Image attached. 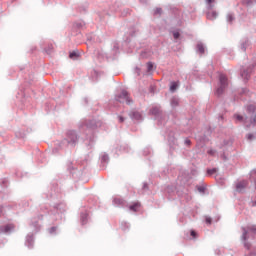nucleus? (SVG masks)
Returning <instances> with one entry per match:
<instances>
[{"mask_svg": "<svg viewBox=\"0 0 256 256\" xmlns=\"http://www.w3.org/2000/svg\"><path fill=\"white\" fill-rule=\"evenodd\" d=\"M80 139L81 136L76 132V130H67L64 138L58 143V147L59 149H65V147L75 149V147L79 145Z\"/></svg>", "mask_w": 256, "mask_h": 256, "instance_id": "obj_1", "label": "nucleus"}, {"mask_svg": "<svg viewBox=\"0 0 256 256\" xmlns=\"http://www.w3.org/2000/svg\"><path fill=\"white\" fill-rule=\"evenodd\" d=\"M242 235L240 237L244 248L251 251V242L249 239H256V224H249L241 227Z\"/></svg>", "mask_w": 256, "mask_h": 256, "instance_id": "obj_2", "label": "nucleus"}, {"mask_svg": "<svg viewBox=\"0 0 256 256\" xmlns=\"http://www.w3.org/2000/svg\"><path fill=\"white\" fill-rule=\"evenodd\" d=\"M101 125H102L101 121H97L95 119L84 120L80 124L79 129L81 131H84V134L88 133V135H90V133H95V129H97L98 127H101Z\"/></svg>", "mask_w": 256, "mask_h": 256, "instance_id": "obj_3", "label": "nucleus"}, {"mask_svg": "<svg viewBox=\"0 0 256 256\" xmlns=\"http://www.w3.org/2000/svg\"><path fill=\"white\" fill-rule=\"evenodd\" d=\"M229 87V79L227 78V75L220 74L219 75V87L215 90L214 95L216 97H221L223 93H225V89Z\"/></svg>", "mask_w": 256, "mask_h": 256, "instance_id": "obj_4", "label": "nucleus"}, {"mask_svg": "<svg viewBox=\"0 0 256 256\" xmlns=\"http://www.w3.org/2000/svg\"><path fill=\"white\" fill-rule=\"evenodd\" d=\"M115 100L118 103H126V105H133V99L129 96L127 90H122L119 94L115 96Z\"/></svg>", "mask_w": 256, "mask_h": 256, "instance_id": "obj_5", "label": "nucleus"}, {"mask_svg": "<svg viewBox=\"0 0 256 256\" xmlns=\"http://www.w3.org/2000/svg\"><path fill=\"white\" fill-rule=\"evenodd\" d=\"M84 145L88 151H91L95 146V132H91L90 134L85 132Z\"/></svg>", "mask_w": 256, "mask_h": 256, "instance_id": "obj_6", "label": "nucleus"}, {"mask_svg": "<svg viewBox=\"0 0 256 256\" xmlns=\"http://www.w3.org/2000/svg\"><path fill=\"white\" fill-rule=\"evenodd\" d=\"M47 199H53V197H57L61 199V188H59V184L57 182H53L50 187V192L47 194Z\"/></svg>", "mask_w": 256, "mask_h": 256, "instance_id": "obj_7", "label": "nucleus"}, {"mask_svg": "<svg viewBox=\"0 0 256 256\" xmlns=\"http://www.w3.org/2000/svg\"><path fill=\"white\" fill-rule=\"evenodd\" d=\"M246 113H248L249 118V125L248 127H251V125H255V117H256V105L255 104H248L246 106Z\"/></svg>", "mask_w": 256, "mask_h": 256, "instance_id": "obj_8", "label": "nucleus"}, {"mask_svg": "<svg viewBox=\"0 0 256 256\" xmlns=\"http://www.w3.org/2000/svg\"><path fill=\"white\" fill-rule=\"evenodd\" d=\"M149 115H152L153 117H155L156 121H159V123H161V121L165 119V112H163L161 110V107H158V106L152 107L149 110Z\"/></svg>", "mask_w": 256, "mask_h": 256, "instance_id": "obj_9", "label": "nucleus"}, {"mask_svg": "<svg viewBox=\"0 0 256 256\" xmlns=\"http://www.w3.org/2000/svg\"><path fill=\"white\" fill-rule=\"evenodd\" d=\"M256 64H251L246 68H241L240 75L244 81H248L251 79V74L253 73V69H255Z\"/></svg>", "mask_w": 256, "mask_h": 256, "instance_id": "obj_10", "label": "nucleus"}, {"mask_svg": "<svg viewBox=\"0 0 256 256\" xmlns=\"http://www.w3.org/2000/svg\"><path fill=\"white\" fill-rule=\"evenodd\" d=\"M128 117H130L132 121H136L137 123H141L144 119L143 112H140L137 109L130 110L128 113Z\"/></svg>", "mask_w": 256, "mask_h": 256, "instance_id": "obj_11", "label": "nucleus"}, {"mask_svg": "<svg viewBox=\"0 0 256 256\" xmlns=\"http://www.w3.org/2000/svg\"><path fill=\"white\" fill-rule=\"evenodd\" d=\"M85 27H86L85 21L77 20L72 23L71 31L72 33H76V35H78V33H81V31H83Z\"/></svg>", "mask_w": 256, "mask_h": 256, "instance_id": "obj_12", "label": "nucleus"}, {"mask_svg": "<svg viewBox=\"0 0 256 256\" xmlns=\"http://www.w3.org/2000/svg\"><path fill=\"white\" fill-rule=\"evenodd\" d=\"M15 231V225L14 224H6L0 226V235L4 233V235H11Z\"/></svg>", "mask_w": 256, "mask_h": 256, "instance_id": "obj_13", "label": "nucleus"}, {"mask_svg": "<svg viewBox=\"0 0 256 256\" xmlns=\"http://www.w3.org/2000/svg\"><path fill=\"white\" fill-rule=\"evenodd\" d=\"M113 205H115L116 207H129L127 201L121 197L114 198Z\"/></svg>", "mask_w": 256, "mask_h": 256, "instance_id": "obj_14", "label": "nucleus"}, {"mask_svg": "<svg viewBox=\"0 0 256 256\" xmlns=\"http://www.w3.org/2000/svg\"><path fill=\"white\" fill-rule=\"evenodd\" d=\"M234 117L240 122V123H243L245 125V127L249 128L251 126H248L249 125V116H242V115H239V114H235Z\"/></svg>", "mask_w": 256, "mask_h": 256, "instance_id": "obj_15", "label": "nucleus"}, {"mask_svg": "<svg viewBox=\"0 0 256 256\" xmlns=\"http://www.w3.org/2000/svg\"><path fill=\"white\" fill-rule=\"evenodd\" d=\"M25 245L28 246V249H33V245H35V236L33 234H28L26 236Z\"/></svg>", "mask_w": 256, "mask_h": 256, "instance_id": "obj_16", "label": "nucleus"}, {"mask_svg": "<svg viewBox=\"0 0 256 256\" xmlns=\"http://www.w3.org/2000/svg\"><path fill=\"white\" fill-rule=\"evenodd\" d=\"M111 1V6H110V10L113 12H117L119 11V9H121V2H119L118 0H110Z\"/></svg>", "mask_w": 256, "mask_h": 256, "instance_id": "obj_17", "label": "nucleus"}, {"mask_svg": "<svg viewBox=\"0 0 256 256\" xmlns=\"http://www.w3.org/2000/svg\"><path fill=\"white\" fill-rule=\"evenodd\" d=\"M53 209L54 211H56V213H65V209H66V206H65V203H58V204H55L53 206Z\"/></svg>", "mask_w": 256, "mask_h": 256, "instance_id": "obj_18", "label": "nucleus"}, {"mask_svg": "<svg viewBox=\"0 0 256 256\" xmlns=\"http://www.w3.org/2000/svg\"><path fill=\"white\" fill-rule=\"evenodd\" d=\"M247 185H249V182H247L246 180H242V181L238 182L236 184V191H238V193H241V191H243V189H246Z\"/></svg>", "mask_w": 256, "mask_h": 256, "instance_id": "obj_19", "label": "nucleus"}, {"mask_svg": "<svg viewBox=\"0 0 256 256\" xmlns=\"http://www.w3.org/2000/svg\"><path fill=\"white\" fill-rule=\"evenodd\" d=\"M88 221H89V213H87V211L81 212L80 213L81 225H87Z\"/></svg>", "mask_w": 256, "mask_h": 256, "instance_id": "obj_20", "label": "nucleus"}, {"mask_svg": "<svg viewBox=\"0 0 256 256\" xmlns=\"http://www.w3.org/2000/svg\"><path fill=\"white\" fill-rule=\"evenodd\" d=\"M81 57V54L79 53V50H74L69 53V58L72 59V61H77Z\"/></svg>", "mask_w": 256, "mask_h": 256, "instance_id": "obj_21", "label": "nucleus"}, {"mask_svg": "<svg viewBox=\"0 0 256 256\" xmlns=\"http://www.w3.org/2000/svg\"><path fill=\"white\" fill-rule=\"evenodd\" d=\"M133 213H137L139 209H141V203L140 202H134L132 205L128 206Z\"/></svg>", "mask_w": 256, "mask_h": 256, "instance_id": "obj_22", "label": "nucleus"}, {"mask_svg": "<svg viewBox=\"0 0 256 256\" xmlns=\"http://www.w3.org/2000/svg\"><path fill=\"white\" fill-rule=\"evenodd\" d=\"M179 103H180V100H179V97H177V96H173V97L170 99V105H171V107H173V108L179 107Z\"/></svg>", "mask_w": 256, "mask_h": 256, "instance_id": "obj_23", "label": "nucleus"}, {"mask_svg": "<svg viewBox=\"0 0 256 256\" xmlns=\"http://www.w3.org/2000/svg\"><path fill=\"white\" fill-rule=\"evenodd\" d=\"M250 45H251V42L249 41V39H245L240 44V49L245 53V51H247V47H249Z\"/></svg>", "mask_w": 256, "mask_h": 256, "instance_id": "obj_24", "label": "nucleus"}, {"mask_svg": "<svg viewBox=\"0 0 256 256\" xmlns=\"http://www.w3.org/2000/svg\"><path fill=\"white\" fill-rule=\"evenodd\" d=\"M196 51L197 53H199L200 55H205V45H203V43H198L196 45Z\"/></svg>", "mask_w": 256, "mask_h": 256, "instance_id": "obj_25", "label": "nucleus"}, {"mask_svg": "<svg viewBox=\"0 0 256 256\" xmlns=\"http://www.w3.org/2000/svg\"><path fill=\"white\" fill-rule=\"evenodd\" d=\"M0 187H2V189H7V187H9V178H1Z\"/></svg>", "mask_w": 256, "mask_h": 256, "instance_id": "obj_26", "label": "nucleus"}, {"mask_svg": "<svg viewBox=\"0 0 256 256\" xmlns=\"http://www.w3.org/2000/svg\"><path fill=\"white\" fill-rule=\"evenodd\" d=\"M217 12L216 11H212V12H207L206 13V17L207 19H209L210 21H215V19H217Z\"/></svg>", "mask_w": 256, "mask_h": 256, "instance_id": "obj_27", "label": "nucleus"}, {"mask_svg": "<svg viewBox=\"0 0 256 256\" xmlns=\"http://www.w3.org/2000/svg\"><path fill=\"white\" fill-rule=\"evenodd\" d=\"M177 89H179V82L172 81L170 83V91H171V93H175Z\"/></svg>", "mask_w": 256, "mask_h": 256, "instance_id": "obj_28", "label": "nucleus"}, {"mask_svg": "<svg viewBox=\"0 0 256 256\" xmlns=\"http://www.w3.org/2000/svg\"><path fill=\"white\" fill-rule=\"evenodd\" d=\"M241 3L245 7H253V5L256 3V0H241Z\"/></svg>", "mask_w": 256, "mask_h": 256, "instance_id": "obj_29", "label": "nucleus"}, {"mask_svg": "<svg viewBox=\"0 0 256 256\" xmlns=\"http://www.w3.org/2000/svg\"><path fill=\"white\" fill-rule=\"evenodd\" d=\"M44 51L47 55H51L55 51V48L53 47V44H48Z\"/></svg>", "mask_w": 256, "mask_h": 256, "instance_id": "obj_30", "label": "nucleus"}, {"mask_svg": "<svg viewBox=\"0 0 256 256\" xmlns=\"http://www.w3.org/2000/svg\"><path fill=\"white\" fill-rule=\"evenodd\" d=\"M67 169H68L69 173H73V171H75L76 167L73 165V162L68 161L67 162Z\"/></svg>", "mask_w": 256, "mask_h": 256, "instance_id": "obj_31", "label": "nucleus"}, {"mask_svg": "<svg viewBox=\"0 0 256 256\" xmlns=\"http://www.w3.org/2000/svg\"><path fill=\"white\" fill-rule=\"evenodd\" d=\"M91 79L92 81H97V79H99V72H97V70L91 72Z\"/></svg>", "mask_w": 256, "mask_h": 256, "instance_id": "obj_32", "label": "nucleus"}, {"mask_svg": "<svg viewBox=\"0 0 256 256\" xmlns=\"http://www.w3.org/2000/svg\"><path fill=\"white\" fill-rule=\"evenodd\" d=\"M217 171H219V169H217V168H212V169L208 168L206 170V173H207L208 177H211V175H215V173H217Z\"/></svg>", "mask_w": 256, "mask_h": 256, "instance_id": "obj_33", "label": "nucleus"}, {"mask_svg": "<svg viewBox=\"0 0 256 256\" xmlns=\"http://www.w3.org/2000/svg\"><path fill=\"white\" fill-rule=\"evenodd\" d=\"M250 179L254 182L255 189H256V170H252L250 173Z\"/></svg>", "mask_w": 256, "mask_h": 256, "instance_id": "obj_34", "label": "nucleus"}, {"mask_svg": "<svg viewBox=\"0 0 256 256\" xmlns=\"http://www.w3.org/2000/svg\"><path fill=\"white\" fill-rule=\"evenodd\" d=\"M227 21L228 23H230V25L235 21V16L233 15V13H229L227 15Z\"/></svg>", "mask_w": 256, "mask_h": 256, "instance_id": "obj_35", "label": "nucleus"}, {"mask_svg": "<svg viewBox=\"0 0 256 256\" xmlns=\"http://www.w3.org/2000/svg\"><path fill=\"white\" fill-rule=\"evenodd\" d=\"M122 17H127L128 15H131V9L129 8H125L122 13H121Z\"/></svg>", "mask_w": 256, "mask_h": 256, "instance_id": "obj_36", "label": "nucleus"}, {"mask_svg": "<svg viewBox=\"0 0 256 256\" xmlns=\"http://www.w3.org/2000/svg\"><path fill=\"white\" fill-rule=\"evenodd\" d=\"M40 213H49V207H47V205H41Z\"/></svg>", "mask_w": 256, "mask_h": 256, "instance_id": "obj_37", "label": "nucleus"}, {"mask_svg": "<svg viewBox=\"0 0 256 256\" xmlns=\"http://www.w3.org/2000/svg\"><path fill=\"white\" fill-rule=\"evenodd\" d=\"M120 228L122 229V231H127V229H129V223L121 222Z\"/></svg>", "mask_w": 256, "mask_h": 256, "instance_id": "obj_38", "label": "nucleus"}, {"mask_svg": "<svg viewBox=\"0 0 256 256\" xmlns=\"http://www.w3.org/2000/svg\"><path fill=\"white\" fill-rule=\"evenodd\" d=\"M149 191V183L144 182L142 186V193H147Z\"/></svg>", "mask_w": 256, "mask_h": 256, "instance_id": "obj_39", "label": "nucleus"}, {"mask_svg": "<svg viewBox=\"0 0 256 256\" xmlns=\"http://www.w3.org/2000/svg\"><path fill=\"white\" fill-rule=\"evenodd\" d=\"M101 163H109V155L108 154H104L101 157Z\"/></svg>", "mask_w": 256, "mask_h": 256, "instance_id": "obj_40", "label": "nucleus"}, {"mask_svg": "<svg viewBox=\"0 0 256 256\" xmlns=\"http://www.w3.org/2000/svg\"><path fill=\"white\" fill-rule=\"evenodd\" d=\"M118 149H119L120 151H124V153L129 152V146H128V145L119 146Z\"/></svg>", "mask_w": 256, "mask_h": 256, "instance_id": "obj_41", "label": "nucleus"}, {"mask_svg": "<svg viewBox=\"0 0 256 256\" xmlns=\"http://www.w3.org/2000/svg\"><path fill=\"white\" fill-rule=\"evenodd\" d=\"M206 3L208 5V9L211 11L214 7L213 3H215V0H206Z\"/></svg>", "mask_w": 256, "mask_h": 256, "instance_id": "obj_42", "label": "nucleus"}, {"mask_svg": "<svg viewBox=\"0 0 256 256\" xmlns=\"http://www.w3.org/2000/svg\"><path fill=\"white\" fill-rule=\"evenodd\" d=\"M15 136L18 139H24L25 138V132L18 131V132L15 133Z\"/></svg>", "mask_w": 256, "mask_h": 256, "instance_id": "obj_43", "label": "nucleus"}, {"mask_svg": "<svg viewBox=\"0 0 256 256\" xmlns=\"http://www.w3.org/2000/svg\"><path fill=\"white\" fill-rule=\"evenodd\" d=\"M153 62H148L147 63V73H151V71H153Z\"/></svg>", "mask_w": 256, "mask_h": 256, "instance_id": "obj_44", "label": "nucleus"}, {"mask_svg": "<svg viewBox=\"0 0 256 256\" xmlns=\"http://www.w3.org/2000/svg\"><path fill=\"white\" fill-rule=\"evenodd\" d=\"M48 231L50 235H55L57 233V226H52Z\"/></svg>", "mask_w": 256, "mask_h": 256, "instance_id": "obj_45", "label": "nucleus"}, {"mask_svg": "<svg viewBox=\"0 0 256 256\" xmlns=\"http://www.w3.org/2000/svg\"><path fill=\"white\" fill-rule=\"evenodd\" d=\"M196 189L199 191V193H205V191H207L205 186H196Z\"/></svg>", "mask_w": 256, "mask_h": 256, "instance_id": "obj_46", "label": "nucleus"}, {"mask_svg": "<svg viewBox=\"0 0 256 256\" xmlns=\"http://www.w3.org/2000/svg\"><path fill=\"white\" fill-rule=\"evenodd\" d=\"M239 95H249V90L247 88H242L239 91Z\"/></svg>", "mask_w": 256, "mask_h": 256, "instance_id": "obj_47", "label": "nucleus"}, {"mask_svg": "<svg viewBox=\"0 0 256 256\" xmlns=\"http://www.w3.org/2000/svg\"><path fill=\"white\" fill-rule=\"evenodd\" d=\"M154 15H159V16L163 15V9L162 8H156L154 10Z\"/></svg>", "mask_w": 256, "mask_h": 256, "instance_id": "obj_48", "label": "nucleus"}, {"mask_svg": "<svg viewBox=\"0 0 256 256\" xmlns=\"http://www.w3.org/2000/svg\"><path fill=\"white\" fill-rule=\"evenodd\" d=\"M246 139L248 141H253L254 139H256V135L255 134H251V133L247 134Z\"/></svg>", "mask_w": 256, "mask_h": 256, "instance_id": "obj_49", "label": "nucleus"}, {"mask_svg": "<svg viewBox=\"0 0 256 256\" xmlns=\"http://www.w3.org/2000/svg\"><path fill=\"white\" fill-rule=\"evenodd\" d=\"M172 35L174 37V39H179L181 37V33L179 31H173Z\"/></svg>", "mask_w": 256, "mask_h": 256, "instance_id": "obj_50", "label": "nucleus"}, {"mask_svg": "<svg viewBox=\"0 0 256 256\" xmlns=\"http://www.w3.org/2000/svg\"><path fill=\"white\" fill-rule=\"evenodd\" d=\"M31 225H32V227L35 228L36 231H39V229L41 227V226H39V222H37V221L36 222H32Z\"/></svg>", "mask_w": 256, "mask_h": 256, "instance_id": "obj_51", "label": "nucleus"}, {"mask_svg": "<svg viewBox=\"0 0 256 256\" xmlns=\"http://www.w3.org/2000/svg\"><path fill=\"white\" fill-rule=\"evenodd\" d=\"M170 149H172V151H175V149H177V140L176 139L173 140L172 145L170 144Z\"/></svg>", "mask_w": 256, "mask_h": 256, "instance_id": "obj_52", "label": "nucleus"}, {"mask_svg": "<svg viewBox=\"0 0 256 256\" xmlns=\"http://www.w3.org/2000/svg\"><path fill=\"white\" fill-rule=\"evenodd\" d=\"M190 235L193 237V239H197V232L195 230H191Z\"/></svg>", "mask_w": 256, "mask_h": 256, "instance_id": "obj_53", "label": "nucleus"}, {"mask_svg": "<svg viewBox=\"0 0 256 256\" xmlns=\"http://www.w3.org/2000/svg\"><path fill=\"white\" fill-rule=\"evenodd\" d=\"M205 222L207 225H211V223H213V219H211V217H206Z\"/></svg>", "mask_w": 256, "mask_h": 256, "instance_id": "obj_54", "label": "nucleus"}, {"mask_svg": "<svg viewBox=\"0 0 256 256\" xmlns=\"http://www.w3.org/2000/svg\"><path fill=\"white\" fill-rule=\"evenodd\" d=\"M135 73H136V75H137L138 77L141 76V68L136 67V68H135Z\"/></svg>", "mask_w": 256, "mask_h": 256, "instance_id": "obj_55", "label": "nucleus"}, {"mask_svg": "<svg viewBox=\"0 0 256 256\" xmlns=\"http://www.w3.org/2000/svg\"><path fill=\"white\" fill-rule=\"evenodd\" d=\"M184 143L187 145V147H191V140H189V138H186Z\"/></svg>", "mask_w": 256, "mask_h": 256, "instance_id": "obj_56", "label": "nucleus"}, {"mask_svg": "<svg viewBox=\"0 0 256 256\" xmlns=\"http://www.w3.org/2000/svg\"><path fill=\"white\" fill-rule=\"evenodd\" d=\"M118 121H119V123H125V117L118 116Z\"/></svg>", "mask_w": 256, "mask_h": 256, "instance_id": "obj_57", "label": "nucleus"}, {"mask_svg": "<svg viewBox=\"0 0 256 256\" xmlns=\"http://www.w3.org/2000/svg\"><path fill=\"white\" fill-rule=\"evenodd\" d=\"M221 159H223V161H228L229 158H227V155H225V152H223L221 154Z\"/></svg>", "mask_w": 256, "mask_h": 256, "instance_id": "obj_58", "label": "nucleus"}, {"mask_svg": "<svg viewBox=\"0 0 256 256\" xmlns=\"http://www.w3.org/2000/svg\"><path fill=\"white\" fill-rule=\"evenodd\" d=\"M222 145H223V147H226V145H231V141L224 140Z\"/></svg>", "mask_w": 256, "mask_h": 256, "instance_id": "obj_59", "label": "nucleus"}, {"mask_svg": "<svg viewBox=\"0 0 256 256\" xmlns=\"http://www.w3.org/2000/svg\"><path fill=\"white\" fill-rule=\"evenodd\" d=\"M83 101H84V105H89V98L85 97Z\"/></svg>", "mask_w": 256, "mask_h": 256, "instance_id": "obj_60", "label": "nucleus"}, {"mask_svg": "<svg viewBox=\"0 0 256 256\" xmlns=\"http://www.w3.org/2000/svg\"><path fill=\"white\" fill-rule=\"evenodd\" d=\"M208 155H215V150H209Z\"/></svg>", "mask_w": 256, "mask_h": 256, "instance_id": "obj_61", "label": "nucleus"}, {"mask_svg": "<svg viewBox=\"0 0 256 256\" xmlns=\"http://www.w3.org/2000/svg\"><path fill=\"white\" fill-rule=\"evenodd\" d=\"M38 219H39L40 221H43V214H39V215H38Z\"/></svg>", "mask_w": 256, "mask_h": 256, "instance_id": "obj_62", "label": "nucleus"}, {"mask_svg": "<svg viewBox=\"0 0 256 256\" xmlns=\"http://www.w3.org/2000/svg\"><path fill=\"white\" fill-rule=\"evenodd\" d=\"M3 215V206L0 205V217Z\"/></svg>", "mask_w": 256, "mask_h": 256, "instance_id": "obj_63", "label": "nucleus"}, {"mask_svg": "<svg viewBox=\"0 0 256 256\" xmlns=\"http://www.w3.org/2000/svg\"><path fill=\"white\" fill-rule=\"evenodd\" d=\"M130 37H135V31H132V32L130 33Z\"/></svg>", "mask_w": 256, "mask_h": 256, "instance_id": "obj_64", "label": "nucleus"}]
</instances>
